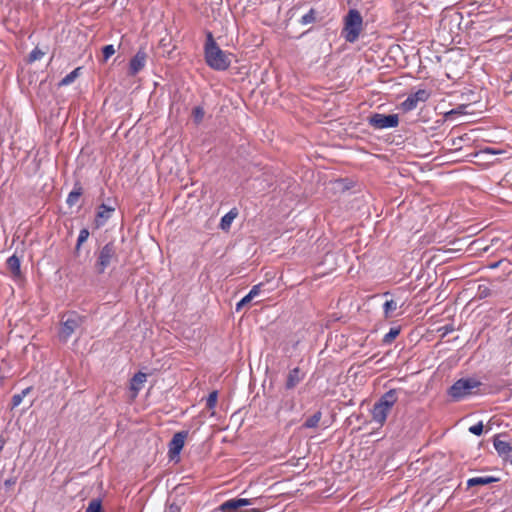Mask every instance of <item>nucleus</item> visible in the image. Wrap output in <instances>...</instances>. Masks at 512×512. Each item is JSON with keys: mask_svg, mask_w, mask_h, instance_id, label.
<instances>
[{"mask_svg": "<svg viewBox=\"0 0 512 512\" xmlns=\"http://www.w3.org/2000/svg\"><path fill=\"white\" fill-rule=\"evenodd\" d=\"M204 53L205 61L210 68L216 71H225L229 68L231 61L215 42L211 32L207 33Z\"/></svg>", "mask_w": 512, "mask_h": 512, "instance_id": "1", "label": "nucleus"}, {"mask_svg": "<svg viewBox=\"0 0 512 512\" xmlns=\"http://www.w3.org/2000/svg\"><path fill=\"white\" fill-rule=\"evenodd\" d=\"M398 400L397 390L390 389L384 393L379 400L373 405L371 410L372 419L375 423L383 426L392 407Z\"/></svg>", "mask_w": 512, "mask_h": 512, "instance_id": "2", "label": "nucleus"}, {"mask_svg": "<svg viewBox=\"0 0 512 512\" xmlns=\"http://www.w3.org/2000/svg\"><path fill=\"white\" fill-rule=\"evenodd\" d=\"M482 383L474 377L461 378L449 388L448 395L453 401H460L468 396L478 394Z\"/></svg>", "mask_w": 512, "mask_h": 512, "instance_id": "3", "label": "nucleus"}, {"mask_svg": "<svg viewBox=\"0 0 512 512\" xmlns=\"http://www.w3.org/2000/svg\"><path fill=\"white\" fill-rule=\"evenodd\" d=\"M363 28V18L356 9H350L344 18V27L342 29V37L349 43L358 40Z\"/></svg>", "mask_w": 512, "mask_h": 512, "instance_id": "4", "label": "nucleus"}, {"mask_svg": "<svg viewBox=\"0 0 512 512\" xmlns=\"http://www.w3.org/2000/svg\"><path fill=\"white\" fill-rule=\"evenodd\" d=\"M118 261L117 248L114 242L106 243L96 254L94 268L97 274H103L114 262Z\"/></svg>", "mask_w": 512, "mask_h": 512, "instance_id": "5", "label": "nucleus"}, {"mask_svg": "<svg viewBox=\"0 0 512 512\" xmlns=\"http://www.w3.org/2000/svg\"><path fill=\"white\" fill-rule=\"evenodd\" d=\"M84 317L77 312H69L63 317L58 333L61 342H67L72 334L83 324Z\"/></svg>", "mask_w": 512, "mask_h": 512, "instance_id": "6", "label": "nucleus"}, {"mask_svg": "<svg viewBox=\"0 0 512 512\" xmlns=\"http://www.w3.org/2000/svg\"><path fill=\"white\" fill-rule=\"evenodd\" d=\"M368 124L378 130L395 128L399 124V117L397 114L374 113L368 117Z\"/></svg>", "mask_w": 512, "mask_h": 512, "instance_id": "7", "label": "nucleus"}, {"mask_svg": "<svg viewBox=\"0 0 512 512\" xmlns=\"http://www.w3.org/2000/svg\"><path fill=\"white\" fill-rule=\"evenodd\" d=\"M429 97L430 93L426 89H419L401 103V109L405 112L411 111L417 107L418 103L426 102Z\"/></svg>", "mask_w": 512, "mask_h": 512, "instance_id": "8", "label": "nucleus"}, {"mask_svg": "<svg viewBox=\"0 0 512 512\" xmlns=\"http://www.w3.org/2000/svg\"><path fill=\"white\" fill-rule=\"evenodd\" d=\"M188 436V431H180L173 435L172 440L169 442V457L170 459H174L175 456H178L183 449L185 439Z\"/></svg>", "mask_w": 512, "mask_h": 512, "instance_id": "9", "label": "nucleus"}, {"mask_svg": "<svg viewBox=\"0 0 512 512\" xmlns=\"http://www.w3.org/2000/svg\"><path fill=\"white\" fill-rule=\"evenodd\" d=\"M147 54L143 48H140L129 62V75L135 76L146 64Z\"/></svg>", "mask_w": 512, "mask_h": 512, "instance_id": "10", "label": "nucleus"}, {"mask_svg": "<svg viewBox=\"0 0 512 512\" xmlns=\"http://www.w3.org/2000/svg\"><path fill=\"white\" fill-rule=\"evenodd\" d=\"M253 501L249 498H233L223 502L219 507L218 511L224 510H237L240 507L252 505Z\"/></svg>", "mask_w": 512, "mask_h": 512, "instance_id": "11", "label": "nucleus"}, {"mask_svg": "<svg viewBox=\"0 0 512 512\" xmlns=\"http://www.w3.org/2000/svg\"><path fill=\"white\" fill-rule=\"evenodd\" d=\"M304 378V374L298 367L290 370L286 379L285 388L290 390L296 387Z\"/></svg>", "mask_w": 512, "mask_h": 512, "instance_id": "12", "label": "nucleus"}, {"mask_svg": "<svg viewBox=\"0 0 512 512\" xmlns=\"http://www.w3.org/2000/svg\"><path fill=\"white\" fill-rule=\"evenodd\" d=\"M147 375L143 372L136 373L130 380V389L133 391V396L136 397L139 391L143 388L146 382Z\"/></svg>", "mask_w": 512, "mask_h": 512, "instance_id": "13", "label": "nucleus"}, {"mask_svg": "<svg viewBox=\"0 0 512 512\" xmlns=\"http://www.w3.org/2000/svg\"><path fill=\"white\" fill-rule=\"evenodd\" d=\"M115 208L109 207L106 204H101L98 207V211L96 214V223L97 226H102L105 222L111 217L112 212H114Z\"/></svg>", "mask_w": 512, "mask_h": 512, "instance_id": "14", "label": "nucleus"}, {"mask_svg": "<svg viewBox=\"0 0 512 512\" xmlns=\"http://www.w3.org/2000/svg\"><path fill=\"white\" fill-rule=\"evenodd\" d=\"M494 448L501 457H512V446L506 441L495 439L493 442Z\"/></svg>", "mask_w": 512, "mask_h": 512, "instance_id": "15", "label": "nucleus"}, {"mask_svg": "<svg viewBox=\"0 0 512 512\" xmlns=\"http://www.w3.org/2000/svg\"><path fill=\"white\" fill-rule=\"evenodd\" d=\"M261 286L262 283L254 285L249 293L236 304V311H240L245 304L249 303L254 297L258 296L261 291Z\"/></svg>", "mask_w": 512, "mask_h": 512, "instance_id": "16", "label": "nucleus"}, {"mask_svg": "<svg viewBox=\"0 0 512 512\" xmlns=\"http://www.w3.org/2000/svg\"><path fill=\"white\" fill-rule=\"evenodd\" d=\"M238 215V211L236 208H233L231 209L228 213H226L222 218H221V221H220V224H219V227L223 230V231H229L230 227H231V224L232 222L234 221V219L237 217Z\"/></svg>", "mask_w": 512, "mask_h": 512, "instance_id": "17", "label": "nucleus"}, {"mask_svg": "<svg viewBox=\"0 0 512 512\" xmlns=\"http://www.w3.org/2000/svg\"><path fill=\"white\" fill-rule=\"evenodd\" d=\"M20 264V258L15 254L10 256L6 261L7 268L10 270L14 277H19L21 275Z\"/></svg>", "mask_w": 512, "mask_h": 512, "instance_id": "18", "label": "nucleus"}, {"mask_svg": "<svg viewBox=\"0 0 512 512\" xmlns=\"http://www.w3.org/2000/svg\"><path fill=\"white\" fill-rule=\"evenodd\" d=\"M497 480H498L497 478L492 477V476L474 477V478L468 479L467 486L473 487V486H480V485H488L493 482H496Z\"/></svg>", "mask_w": 512, "mask_h": 512, "instance_id": "19", "label": "nucleus"}, {"mask_svg": "<svg viewBox=\"0 0 512 512\" xmlns=\"http://www.w3.org/2000/svg\"><path fill=\"white\" fill-rule=\"evenodd\" d=\"M82 193H83L82 187L79 184H76L74 186L73 190L68 194V197L66 199V203L70 207L74 206L78 202V200H79L80 196L82 195Z\"/></svg>", "mask_w": 512, "mask_h": 512, "instance_id": "20", "label": "nucleus"}, {"mask_svg": "<svg viewBox=\"0 0 512 512\" xmlns=\"http://www.w3.org/2000/svg\"><path fill=\"white\" fill-rule=\"evenodd\" d=\"M397 308H398V305H397L396 301H394L393 299L387 300L383 304V312H384L385 318L394 317L395 311L397 310Z\"/></svg>", "mask_w": 512, "mask_h": 512, "instance_id": "21", "label": "nucleus"}, {"mask_svg": "<svg viewBox=\"0 0 512 512\" xmlns=\"http://www.w3.org/2000/svg\"><path fill=\"white\" fill-rule=\"evenodd\" d=\"M321 418H322V412L317 411L312 416H310L309 418H307L305 420V422L303 423V427L308 428V429L316 428L318 426Z\"/></svg>", "mask_w": 512, "mask_h": 512, "instance_id": "22", "label": "nucleus"}, {"mask_svg": "<svg viewBox=\"0 0 512 512\" xmlns=\"http://www.w3.org/2000/svg\"><path fill=\"white\" fill-rule=\"evenodd\" d=\"M80 67L74 69L69 74H67L62 80L60 81V86H67L70 85L75 81V79L79 76Z\"/></svg>", "mask_w": 512, "mask_h": 512, "instance_id": "23", "label": "nucleus"}, {"mask_svg": "<svg viewBox=\"0 0 512 512\" xmlns=\"http://www.w3.org/2000/svg\"><path fill=\"white\" fill-rule=\"evenodd\" d=\"M30 390L31 387H28L22 390L21 393L14 394L11 399L12 408L18 407L22 403L24 397L30 392Z\"/></svg>", "mask_w": 512, "mask_h": 512, "instance_id": "24", "label": "nucleus"}, {"mask_svg": "<svg viewBox=\"0 0 512 512\" xmlns=\"http://www.w3.org/2000/svg\"><path fill=\"white\" fill-rule=\"evenodd\" d=\"M316 21V11L311 8L305 15H303L300 19V24L308 25L314 23Z\"/></svg>", "mask_w": 512, "mask_h": 512, "instance_id": "25", "label": "nucleus"}, {"mask_svg": "<svg viewBox=\"0 0 512 512\" xmlns=\"http://www.w3.org/2000/svg\"><path fill=\"white\" fill-rule=\"evenodd\" d=\"M89 230L87 228H83L80 230L79 232V235H78V239H77V243H76V246H75V252L78 253L80 248H81V245L87 241L88 237H89Z\"/></svg>", "mask_w": 512, "mask_h": 512, "instance_id": "26", "label": "nucleus"}, {"mask_svg": "<svg viewBox=\"0 0 512 512\" xmlns=\"http://www.w3.org/2000/svg\"><path fill=\"white\" fill-rule=\"evenodd\" d=\"M400 328L399 327H392L390 328L389 332L384 335L383 337V343L384 344H390L394 341V339L399 335Z\"/></svg>", "mask_w": 512, "mask_h": 512, "instance_id": "27", "label": "nucleus"}, {"mask_svg": "<svg viewBox=\"0 0 512 512\" xmlns=\"http://www.w3.org/2000/svg\"><path fill=\"white\" fill-rule=\"evenodd\" d=\"M205 112L204 109L200 106L194 107L192 111L193 120L196 124H199L202 122L204 118Z\"/></svg>", "mask_w": 512, "mask_h": 512, "instance_id": "28", "label": "nucleus"}, {"mask_svg": "<svg viewBox=\"0 0 512 512\" xmlns=\"http://www.w3.org/2000/svg\"><path fill=\"white\" fill-rule=\"evenodd\" d=\"M218 392L212 391L206 400V406L208 409H214L217 404Z\"/></svg>", "mask_w": 512, "mask_h": 512, "instance_id": "29", "label": "nucleus"}, {"mask_svg": "<svg viewBox=\"0 0 512 512\" xmlns=\"http://www.w3.org/2000/svg\"><path fill=\"white\" fill-rule=\"evenodd\" d=\"M101 509V501L98 499H93L89 502L88 507L86 508V512H101Z\"/></svg>", "mask_w": 512, "mask_h": 512, "instance_id": "30", "label": "nucleus"}, {"mask_svg": "<svg viewBox=\"0 0 512 512\" xmlns=\"http://www.w3.org/2000/svg\"><path fill=\"white\" fill-rule=\"evenodd\" d=\"M115 51L114 46L111 44L104 46L102 49L104 61H107L112 55H114Z\"/></svg>", "mask_w": 512, "mask_h": 512, "instance_id": "31", "label": "nucleus"}, {"mask_svg": "<svg viewBox=\"0 0 512 512\" xmlns=\"http://www.w3.org/2000/svg\"><path fill=\"white\" fill-rule=\"evenodd\" d=\"M44 53L39 50L38 48L33 49L29 54V61L34 62L36 60H39L43 57Z\"/></svg>", "mask_w": 512, "mask_h": 512, "instance_id": "32", "label": "nucleus"}, {"mask_svg": "<svg viewBox=\"0 0 512 512\" xmlns=\"http://www.w3.org/2000/svg\"><path fill=\"white\" fill-rule=\"evenodd\" d=\"M469 432L476 435V436H480L483 432V424L482 422H478L477 424L471 426L469 428Z\"/></svg>", "mask_w": 512, "mask_h": 512, "instance_id": "33", "label": "nucleus"}, {"mask_svg": "<svg viewBox=\"0 0 512 512\" xmlns=\"http://www.w3.org/2000/svg\"><path fill=\"white\" fill-rule=\"evenodd\" d=\"M219 512H262L260 509H257V508H253V509H250V510H246V511H237V510H224V511H219Z\"/></svg>", "mask_w": 512, "mask_h": 512, "instance_id": "34", "label": "nucleus"}, {"mask_svg": "<svg viewBox=\"0 0 512 512\" xmlns=\"http://www.w3.org/2000/svg\"><path fill=\"white\" fill-rule=\"evenodd\" d=\"M16 483V478H9L5 480V486L10 487Z\"/></svg>", "mask_w": 512, "mask_h": 512, "instance_id": "35", "label": "nucleus"}, {"mask_svg": "<svg viewBox=\"0 0 512 512\" xmlns=\"http://www.w3.org/2000/svg\"><path fill=\"white\" fill-rule=\"evenodd\" d=\"M466 108V106H459L457 109H453L451 110L448 115L450 114H454V113H462V110H464Z\"/></svg>", "mask_w": 512, "mask_h": 512, "instance_id": "36", "label": "nucleus"}, {"mask_svg": "<svg viewBox=\"0 0 512 512\" xmlns=\"http://www.w3.org/2000/svg\"><path fill=\"white\" fill-rule=\"evenodd\" d=\"M442 329L444 330L445 334L450 333V332L453 331V327L452 326H448V325L444 326Z\"/></svg>", "mask_w": 512, "mask_h": 512, "instance_id": "37", "label": "nucleus"}, {"mask_svg": "<svg viewBox=\"0 0 512 512\" xmlns=\"http://www.w3.org/2000/svg\"><path fill=\"white\" fill-rule=\"evenodd\" d=\"M497 266H498V263L491 265L492 268H496Z\"/></svg>", "mask_w": 512, "mask_h": 512, "instance_id": "38", "label": "nucleus"}, {"mask_svg": "<svg viewBox=\"0 0 512 512\" xmlns=\"http://www.w3.org/2000/svg\"><path fill=\"white\" fill-rule=\"evenodd\" d=\"M488 152L492 153V154H495V151L491 150V149H488Z\"/></svg>", "mask_w": 512, "mask_h": 512, "instance_id": "39", "label": "nucleus"}, {"mask_svg": "<svg viewBox=\"0 0 512 512\" xmlns=\"http://www.w3.org/2000/svg\"><path fill=\"white\" fill-rule=\"evenodd\" d=\"M488 152L492 153V154H495V151L491 150V149H488Z\"/></svg>", "mask_w": 512, "mask_h": 512, "instance_id": "40", "label": "nucleus"}, {"mask_svg": "<svg viewBox=\"0 0 512 512\" xmlns=\"http://www.w3.org/2000/svg\"><path fill=\"white\" fill-rule=\"evenodd\" d=\"M488 152L492 153V154H495V151L491 150V149H488Z\"/></svg>", "mask_w": 512, "mask_h": 512, "instance_id": "41", "label": "nucleus"}]
</instances>
